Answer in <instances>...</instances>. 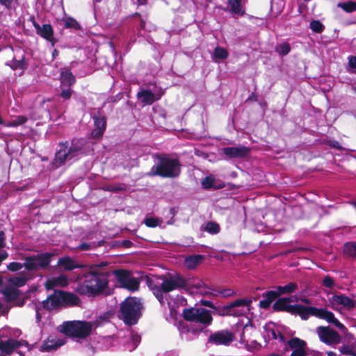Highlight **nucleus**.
Wrapping results in <instances>:
<instances>
[{
  "instance_id": "1",
  "label": "nucleus",
  "mask_w": 356,
  "mask_h": 356,
  "mask_svg": "<svg viewBox=\"0 0 356 356\" xmlns=\"http://www.w3.org/2000/svg\"><path fill=\"white\" fill-rule=\"evenodd\" d=\"M79 283L76 291L84 295H97L103 292L108 285V274L99 272L96 268L90 270L78 277Z\"/></svg>"
},
{
  "instance_id": "2",
  "label": "nucleus",
  "mask_w": 356,
  "mask_h": 356,
  "mask_svg": "<svg viewBox=\"0 0 356 356\" xmlns=\"http://www.w3.org/2000/svg\"><path fill=\"white\" fill-rule=\"evenodd\" d=\"M157 161L148 172L149 176L174 178L179 175L181 165L177 159L166 156H157Z\"/></svg>"
},
{
  "instance_id": "3",
  "label": "nucleus",
  "mask_w": 356,
  "mask_h": 356,
  "mask_svg": "<svg viewBox=\"0 0 356 356\" xmlns=\"http://www.w3.org/2000/svg\"><path fill=\"white\" fill-rule=\"evenodd\" d=\"M98 324L96 321L88 322L72 321L64 322L58 327V330L65 335L74 338L85 339L88 337Z\"/></svg>"
},
{
  "instance_id": "4",
  "label": "nucleus",
  "mask_w": 356,
  "mask_h": 356,
  "mask_svg": "<svg viewBox=\"0 0 356 356\" xmlns=\"http://www.w3.org/2000/svg\"><path fill=\"white\" fill-rule=\"evenodd\" d=\"M293 312L304 320H307L310 316H314L334 324L341 330L343 331L345 330L344 325L335 318L334 314L325 309L297 305L294 306Z\"/></svg>"
},
{
  "instance_id": "5",
  "label": "nucleus",
  "mask_w": 356,
  "mask_h": 356,
  "mask_svg": "<svg viewBox=\"0 0 356 356\" xmlns=\"http://www.w3.org/2000/svg\"><path fill=\"white\" fill-rule=\"evenodd\" d=\"M79 302L80 299L74 293L56 291L43 302V305L48 310H52L66 306H75Z\"/></svg>"
},
{
  "instance_id": "6",
  "label": "nucleus",
  "mask_w": 356,
  "mask_h": 356,
  "mask_svg": "<svg viewBox=\"0 0 356 356\" xmlns=\"http://www.w3.org/2000/svg\"><path fill=\"white\" fill-rule=\"evenodd\" d=\"M185 286L186 280L179 275L170 276V277L162 279V282L159 286H152L150 285L154 294L161 303L163 302L164 293L179 288H184Z\"/></svg>"
},
{
  "instance_id": "7",
  "label": "nucleus",
  "mask_w": 356,
  "mask_h": 356,
  "mask_svg": "<svg viewBox=\"0 0 356 356\" xmlns=\"http://www.w3.org/2000/svg\"><path fill=\"white\" fill-rule=\"evenodd\" d=\"M141 303L136 298H128L121 305L120 314L127 324H135L140 315Z\"/></svg>"
},
{
  "instance_id": "8",
  "label": "nucleus",
  "mask_w": 356,
  "mask_h": 356,
  "mask_svg": "<svg viewBox=\"0 0 356 356\" xmlns=\"http://www.w3.org/2000/svg\"><path fill=\"white\" fill-rule=\"evenodd\" d=\"M29 278L28 275H20L10 278L8 281V286L1 289V293L8 301H17L19 296L17 287L24 286Z\"/></svg>"
},
{
  "instance_id": "9",
  "label": "nucleus",
  "mask_w": 356,
  "mask_h": 356,
  "mask_svg": "<svg viewBox=\"0 0 356 356\" xmlns=\"http://www.w3.org/2000/svg\"><path fill=\"white\" fill-rule=\"evenodd\" d=\"M183 316L187 321L200 323L205 326L210 325L213 320L211 312L202 307L184 309Z\"/></svg>"
},
{
  "instance_id": "10",
  "label": "nucleus",
  "mask_w": 356,
  "mask_h": 356,
  "mask_svg": "<svg viewBox=\"0 0 356 356\" xmlns=\"http://www.w3.org/2000/svg\"><path fill=\"white\" fill-rule=\"evenodd\" d=\"M50 261L51 254L49 253H42L26 257L24 266L28 270L37 271L47 268L49 265Z\"/></svg>"
},
{
  "instance_id": "11",
  "label": "nucleus",
  "mask_w": 356,
  "mask_h": 356,
  "mask_svg": "<svg viewBox=\"0 0 356 356\" xmlns=\"http://www.w3.org/2000/svg\"><path fill=\"white\" fill-rule=\"evenodd\" d=\"M316 332L321 341L330 346H335L341 341L340 335L329 327H318Z\"/></svg>"
},
{
  "instance_id": "12",
  "label": "nucleus",
  "mask_w": 356,
  "mask_h": 356,
  "mask_svg": "<svg viewBox=\"0 0 356 356\" xmlns=\"http://www.w3.org/2000/svg\"><path fill=\"white\" fill-rule=\"evenodd\" d=\"M113 274L115 275V278L118 280L121 286L132 291L138 289V280L136 278L132 277L128 271L117 270L113 272Z\"/></svg>"
},
{
  "instance_id": "13",
  "label": "nucleus",
  "mask_w": 356,
  "mask_h": 356,
  "mask_svg": "<svg viewBox=\"0 0 356 356\" xmlns=\"http://www.w3.org/2000/svg\"><path fill=\"white\" fill-rule=\"evenodd\" d=\"M252 300L250 299H240L226 307L227 314L230 316H239L247 314L250 310Z\"/></svg>"
},
{
  "instance_id": "14",
  "label": "nucleus",
  "mask_w": 356,
  "mask_h": 356,
  "mask_svg": "<svg viewBox=\"0 0 356 356\" xmlns=\"http://www.w3.org/2000/svg\"><path fill=\"white\" fill-rule=\"evenodd\" d=\"M329 302L332 308L338 312L352 310L355 306V302L345 295H334L329 299Z\"/></svg>"
},
{
  "instance_id": "15",
  "label": "nucleus",
  "mask_w": 356,
  "mask_h": 356,
  "mask_svg": "<svg viewBox=\"0 0 356 356\" xmlns=\"http://www.w3.org/2000/svg\"><path fill=\"white\" fill-rule=\"evenodd\" d=\"M254 332H256L255 329L251 325L247 323L243 327V330L240 334L239 342L243 344L248 351L258 350L260 347L259 343L255 340H252L249 343L250 336Z\"/></svg>"
},
{
  "instance_id": "16",
  "label": "nucleus",
  "mask_w": 356,
  "mask_h": 356,
  "mask_svg": "<svg viewBox=\"0 0 356 356\" xmlns=\"http://www.w3.org/2000/svg\"><path fill=\"white\" fill-rule=\"evenodd\" d=\"M234 339V334L226 330H220L210 335L209 341L215 345L229 346Z\"/></svg>"
},
{
  "instance_id": "17",
  "label": "nucleus",
  "mask_w": 356,
  "mask_h": 356,
  "mask_svg": "<svg viewBox=\"0 0 356 356\" xmlns=\"http://www.w3.org/2000/svg\"><path fill=\"white\" fill-rule=\"evenodd\" d=\"M191 293H197L200 295L207 294V290L202 280L193 279L188 282H186L185 287Z\"/></svg>"
},
{
  "instance_id": "18",
  "label": "nucleus",
  "mask_w": 356,
  "mask_h": 356,
  "mask_svg": "<svg viewBox=\"0 0 356 356\" xmlns=\"http://www.w3.org/2000/svg\"><path fill=\"white\" fill-rule=\"evenodd\" d=\"M222 152L229 158H241L248 154L249 149L245 146L228 147L222 148Z\"/></svg>"
},
{
  "instance_id": "19",
  "label": "nucleus",
  "mask_w": 356,
  "mask_h": 356,
  "mask_svg": "<svg viewBox=\"0 0 356 356\" xmlns=\"http://www.w3.org/2000/svg\"><path fill=\"white\" fill-rule=\"evenodd\" d=\"M264 337H267L269 340L275 339L280 342L284 341V336L281 334L280 331L275 327L273 323H268L264 326Z\"/></svg>"
},
{
  "instance_id": "20",
  "label": "nucleus",
  "mask_w": 356,
  "mask_h": 356,
  "mask_svg": "<svg viewBox=\"0 0 356 356\" xmlns=\"http://www.w3.org/2000/svg\"><path fill=\"white\" fill-rule=\"evenodd\" d=\"M35 27L37 30V33L46 39L47 40L51 42V45L54 46L56 41L53 37V29L49 24H43L42 26L38 24H35Z\"/></svg>"
},
{
  "instance_id": "21",
  "label": "nucleus",
  "mask_w": 356,
  "mask_h": 356,
  "mask_svg": "<svg viewBox=\"0 0 356 356\" xmlns=\"http://www.w3.org/2000/svg\"><path fill=\"white\" fill-rule=\"evenodd\" d=\"M69 281L67 276L61 275L56 277H51L47 280L45 282V287L47 289H53L54 287L60 286L64 287L68 285Z\"/></svg>"
},
{
  "instance_id": "22",
  "label": "nucleus",
  "mask_w": 356,
  "mask_h": 356,
  "mask_svg": "<svg viewBox=\"0 0 356 356\" xmlns=\"http://www.w3.org/2000/svg\"><path fill=\"white\" fill-rule=\"evenodd\" d=\"M65 343V339L58 338H49L43 342L40 350L42 351H51L57 349L58 347Z\"/></svg>"
},
{
  "instance_id": "23",
  "label": "nucleus",
  "mask_w": 356,
  "mask_h": 356,
  "mask_svg": "<svg viewBox=\"0 0 356 356\" xmlns=\"http://www.w3.org/2000/svg\"><path fill=\"white\" fill-rule=\"evenodd\" d=\"M93 119L95 128L92 130L91 135L92 138H99L103 135L106 129V120L103 117L95 116Z\"/></svg>"
},
{
  "instance_id": "24",
  "label": "nucleus",
  "mask_w": 356,
  "mask_h": 356,
  "mask_svg": "<svg viewBox=\"0 0 356 356\" xmlns=\"http://www.w3.org/2000/svg\"><path fill=\"white\" fill-rule=\"evenodd\" d=\"M22 346V343L15 340H8L0 342V356H5L4 353L10 354L13 350Z\"/></svg>"
},
{
  "instance_id": "25",
  "label": "nucleus",
  "mask_w": 356,
  "mask_h": 356,
  "mask_svg": "<svg viewBox=\"0 0 356 356\" xmlns=\"http://www.w3.org/2000/svg\"><path fill=\"white\" fill-rule=\"evenodd\" d=\"M60 87L67 86L70 87L75 83V78L68 69H61L60 71Z\"/></svg>"
},
{
  "instance_id": "26",
  "label": "nucleus",
  "mask_w": 356,
  "mask_h": 356,
  "mask_svg": "<svg viewBox=\"0 0 356 356\" xmlns=\"http://www.w3.org/2000/svg\"><path fill=\"white\" fill-rule=\"evenodd\" d=\"M58 265L65 270H72L74 268L81 267V265L76 264L72 258L69 257L59 259Z\"/></svg>"
},
{
  "instance_id": "27",
  "label": "nucleus",
  "mask_w": 356,
  "mask_h": 356,
  "mask_svg": "<svg viewBox=\"0 0 356 356\" xmlns=\"http://www.w3.org/2000/svg\"><path fill=\"white\" fill-rule=\"evenodd\" d=\"M227 3L233 15H243L245 13V9L241 3V0H227Z\"/></svg>"
},
{
  "instance_id": "28",
  "label": "nucleus",
  "mask_w": 356,
  "mask_h": 356,
  "mask_svg": "<svg viewBox=\"0 0 356 356\" xmlns=\"http://www.w3.org/2000/svg\"><path fill=\"white\" fill-rule=\"evenodd\" d=\"M138 97L145 104H152L159 97H156L155 95L149 90H142L138 93Z\"/></svg>"
},
{
  "instance_id": "29",
  "label": "nucleus",
  "mask_w": 356,
  "mask_h": 356,
  "mask_svg": "<svg viewBox=\"0 0 356 356\" xmlns=\"http://www.w3.org/2000/svg\"><path fill=\"white\" fill-rule=\"evenodd\" d=\"M73 158V155L71 154L70 151L67 147L60 149L56 155V161L60 164L64 163L66 161H68Z\"/></svg>"
},
{
  "instance_id": "30",
  "label": "nucleus",
  "mask_w": 356,
  "mask_h": 356,
  "mask_svg": "<svg viewBox=\"0 0 356 356\" xmlns=\"http://www.w3.org/2000/svg\"><path fill=\"white\" fill-rule=\"evenodd\" d=\"M204 256L200 254L188 257L185 259V265L188 268H194L197 265L202 262Z\"/></svg>"
},
{
  "instance_id": "31",
  "label": "nucleus",
  "mask_w": 356,
  "mask_h": 356,
  "mask_svg": "<svg viewBox=\"0 0 356 356\" xmlns=\"http://www.w3.org/2000/svg\"><path fill=\"white\" fill-rule=\"evenodd\" d=\"M8 65L14 70H20L23 72L26 68V63L24 61V55H22L19 60L14 58Z\"/></svg>"
},
{
  "instance_id": "32",
  "label": "nucleus",
  "mask_w": 356,
  "mask_h": 356,
  "mask_svg": "<svg viewBox=\"0 0 356 356\" xmlns=\"http://www.w3.org/2000/svg\"><path fill=\"white\" fill-rule=\"evenodd\" d=\"M228 55V51L225 48L217 47L214 49L212 58L215 62H218V60L226 59Z\"/></svg>"
},
{
  "instance_id": "33",
  "label": "nucleus",
  "mask_w": 356,
  "mask_h": 356,
  "mask_svg": "<svg viewBox=\"0 0 356 356\" xmlns=\"http://www.w3.org/2000/svg\"><path fill=\"white\" fill-rule=\"evenodd\" d=\"M344 253L353 258L356 259V242H348L344 245Z\"/></svg>"
},
{
  "instance_id": "34",
  "label": "nucleus",
  "mask_w": 356,
  "mask_h": 356,
  "mask_svg": "<svg viewBox=\"0 0 356 356\" xmlns=\"http://www.w3.org/2000/svg\"><path fill=\"white\" fill-rule=\"evenodd\" d=\"M298 289L297 284L295 283H289L286 286H279L277 287V290L279 291V293L280 295L285 294V293H291L295 291Z\"/></svg>"
},
{
  "instance_id": "35",
  "label": "nucleus",
  "mask_w": 356,
  "mask_h": 356,
  "mask_svg": "<svg viewBox=\"0 0 356 356\" xmlns=\"http://www.w3.org/2000/svg\"><path fill=\"white\" fill-rule=\"evenodd\" d=\"M339 350L343 356H356V348L353 346L344 345Z\"/></svg>"
},
{
  "instance_id": "36",
  "label": "nucleus",
  "mask_w": 356,
  "mask_h": 356,
  "mask_svg": "<svg viewBox=\"0 0 356 356\" xmlns=\"http://www.w3.org/2000/svg\"><path fill=\"white\" fill-rule=\"evenodd\" d=\"M337 6L342 8L346 13H352L356 10V3L353 1L339 3Z\"/></svg>"
},
{
  "instance_id": "37",
  "label": "nucleus",
  "mask_w": 356,
  "mask_h": 356,
  "mask_svg": "<svg viewBox=\"0 0 356 356\" xmlns=\"http://www.w3.org/2000/svg\"><path fill=\"white\" fill-rule=\"evenodd\" d=\"M83 141V140H77L73 141L71 147L68 149L70 151L73 157L76 156V153L82 149Z\"/></svg>"
},
{
  "instance_id": "38",
  "label": "nucleus",
  "mask_w": 356,
  "mask_h": 356,
  "mask_svg": "<svg viewBox=\"0 0 356 356\" xmlns=\"http://www.w3.org/2000/svg\"><path fill=\"white\" fill-rule=\"evenodd\" d=\"M291 301V298H283L276 301L274 304V308L278 310H284L287 307V304Z\"/></svg>"
},
{
  "instance_id": "39",
  "label": "nucleus",
  "mask_w": 356,
  "mask_h": 356,
  "mask_svg": "<svg viewBox=\"0 0 356 356\" xmlns=\"http://www.w3.org/2000/svg\"><path fill=\"white\" fill-rule=\"evenodd\" d=\"M129 339L131 341L130 343H131V347L128 348V349L129 351H131L135 349L140 342V337L136 333L131 332L129 334Z\"/></svg>"
},
{
  "instance_id": "40",
  "label": "nucleus",
  "mask_w": 356,
  "mask_h": 356,
  "mask_svg": "<svg viewBox=\"0 0 356 356\" xmlns=\"http://www.w3.org/2000/svg\"><path fill=\"white\" fill-rule=\"evenodd\" d=\"M27 121V118L23 115H19L15 119L6 124V127H17L24 124Z\"/></svg>"
},
{
  "instance_id": "41",
  "label": "nucleus",
  "mask_w": 356,
  "mask_h": 356,
  "mask_svg": "<svg viewBox=\"0 0 356 356\" xmlns=\"http://www.w3.org/2000/svg\"><path fill=\"white\" fill-rule=\"evenodd\" d=\"M215 178L213 176H208L203 179L202 185L204 188H211L216 187L215 186Z\"/></svg>"
},
{
  "instance_id": "42",
  "label": "nucleus",
  "mask_w": 356,
  "mask_h": 356,
  "mask_svg": "<svg viewBox=\"0 0 356 356\" xmlns=\"http://www.w3.org/2000/svg\"><path fill=\"white\" fill-rule=\"evenodd\" d=\"M204 229L205 231H207V232L210 233V234H217L218 232H219L220 231V227L219 225L216 223V222H208L205 227H204Z\"/></svg>"
},
{
  "instance_id": "43",
  "label": "nucleus",
  "mask_w": 356,
  "mask_h": 356,
  "mask_svg": "<svg viewBox=\"0 0 356 356\" xmlns=\"http://www.w3.org/2000/svg\"><path fill=\"white\" fill-rule=\"evenodd\" d=\"M291 47L287 43H282L276 47V51L281 56H285L289 53Z\"/></svg>"
},
{
  "instance_id": "44",
  "label": "nucleus",
  "mask_w": 356,
  "mask_h": 356,
  "mask_svg": "<svg viewBox=\"0 0 356 356\" xmlns=\"http://www.w3.org/2000/svg\"><path fill=\"white\" fill-rule=\"evenodd\" d=\"M145 223L147 227H155L156 226H161V223H162V220L159 218L149 217V218H145Z\"/></svg>"
},
{
  "instance_id": "45",
  "label": "nucleus",
  "mask_w": 356,
  "mask_h": 356,
  "mask_svg": "<svg viewBox=\"0 0 356 356\" xmlns=\"http://www.w3.org/2000/svg\"><path fill=\"white\" fill-rule=\"evenodd\" d=\"M311 29L316 33H321L324 29L323 24L318 20H313L310 23Z\"/></svg>"
},
{
  "instance_id": "46",
  "label": "nucleus",
  "mask_w": 356,
  "mask_h": 356,
  "mask_svg": "<svg viewBox=\"0 0 356 356\" xmlns=\"http://www.w3.org/2000/svg\"><path fill=\"white\" fill-rule=\"evenodd\" d=\"M63 22L65 24V26L66 28H74L76 29L79 28L78 22L73 18L65 17L63 19Z\"/></svg>"
},
{
  "instance_id": "47",
  "label": "nucleus",
  "mask_w": 356,
  "mask_h": 356,
  "mask_svg": "<svg viewBox=\"0 0 356 356\" xmlns=\"http://www.w3.org/2000/svg\"><path fill=\"white\" fill-rule=\"evenodd\" d=\"M348 60V72L356 74V56H350Z\"/></svg>"
},
{
  "instance_id": "48",
  "label": "nucleus",
  "mask_w": 356,
  "mask_h": 356,
  "mask_svg": "<svg viewBox=\"0 0 356 356\" xmlns=\"http://www.w3.org/2000/svg\"><path fill=\"white\" fill-rule=\"evenodd\" d=\"M322 284L325 287L332 289L334 286V280L330 276H325L323 280Z\"/></svg>"
},
{
  "instance_id": "49",
  "label": "nucleus",
  "mask_w": 356,
  "mask_h": 356,
  "mask_svg": "<svg viewBox=\"0 0 356 356\" xmlns=\"http://www.w3.org/2000/svg\"><path fill=\"white\" fill-rule=\"evenodd\" d=\"M23 266H24V264H22L19 262H12L8 265L7 268L8 270L15 272L21 270Z\"/></svg>"
},
{
  "instance_id": "50",
  "label": "nucleus",
  "mask_w": 356,
  "mask_h": 356,
  "mask_svg": "<svg viewBox=\"0 0 356 356\" xmlns=\"http://www.w3.org/2000/svg\"><path fill=\"white\" fill-rule=\"evenodd\" d=\"M280 296L279 291H270L266 293V295H264V297L270 300V302H273L274 300H275L277 296Z\"/></svg>"
},
{
  "instance_id": "51",
  "label": "nucleus",
  "mask_w": 356,
  "mask_h": 356,
  "mask_svg": "<svg viewBox=\"0 0 356 356\" xmlns=\"http://www.w3.org/2000/svg\"><path fill=\"white\" fill-rule=\"evenodd\" d=\"M72 94V90L70 88H65L64 86L61 87L60 96L65 99H68L71 97Z\"/></svg>"
},
{
  "instance_id": "52",
  "label": "nucleus",
  "mask_w": 356,
  "mask_h": 356,
  "mask_svg": "<svg viewBox=\"0 0 356 356\" xmlns=\"http://www.w3.org/2000/svg\"><path fill=\"white\" fill-rule=\"evenodd\" d=\"M271 302H270V300L266 298L259 302L260 307L264 309L268 308Z\"/></svg>"
},
{
  "instance_id": "53",
  "label": "nucleus",
  "mask_w": 356,
  "mask_h": 356,
  "mask_svg": "<svg viewBox=\"0 0 356 356\" xmlns=\"http://www.w3.org/2000/svg\"><path fill=\"white\" fill-rule=\"evenodd\" d=\"M15 1V0H0V3L8 8H10Z\"/></svg>"
},
{
  "instance_id": "54",
  "label": "nucleus",
  "mask_w": 356,
  "mask_h": 356,
  "mask_svg": "<svg viewBox=\"0 0 356 356\" xmlns=\"http://www.w3.org/2000/svg\"><path fill=\"white\" fill-rule=\"evenodd\" d=\"M90 246L91 245L89 243H83L79 245L78 248L81 250H87L90 249Z\"/></svg>"
},
{
  "instance_id": "55",
  "label": "nucleus",
  "mask_w": 356,
  "mask_h": 356,
  "mask_svg": "<svg viewBox=\"0 0 356 356\" xmlns=\"http://www.w3.org/2000/svg\"><path fill=\"white\" fill-rule=\"evenodd\" d=\"M224 296H229L233 294L234 291L232 289H226L221 292Z\"/></svg>"
},
{
  "instance_id": "56",
  "label": "nucleus",
  "mask_w": 356,
  "mask_h": 356,
  "mask_svg": "<svg viewBox=\"0 0 356 356\" xmlns=\"http://www.w3.org/2000/svg\"><path fill=\"white\" fill-rule=\"evenodd\" d=\"M4 234L3 232H0V248L4 247Z\"/></svg>"
},
{
  "instance_id": "57",
  "label": "nucleus",
  "mask_w": 356,
  "mask_h": 356,
  "mask_svg": "<svg viewBox=\"0 0 356 356\" xmlns=\"http://www.w3.org/2000/svg\"><path fill=\"white\" fill-rule=\"evenodd\" d=\"M134 3H138L139 5H143L147 3V0H132Z\"/></svg>"
},
{
  "instance_id": "58",
  "label": "nucleus",
  "mask_w": 356,
  "mask_h": 356,
  "mask_svg": "<svg viewBox=\"0 0 356 356\" xmlns=\"http://www.w3.org/2000/svg\"><path fill=\"white\" fill-rule=\"evenodd\" d=\"M58 55V51L56 49H54L52 52L53 58H56Z\"/></svg>"
},
{
  "instance_id": "59",
  "label": "nucleus",
  "mask_w": 356,
  "mask_h": 356,
  "mask_svg": "<svg viewBox=\"0 0 356 356\" xmlns=\"http://www.w3.org/2000/svg\"><path fill=\"white\" fill-rule=\"evenodd\" d=\"M327 356H334V355H335V353L332 351H329L327 353Z\"/></svg>"
},
{
  "instance_id": "60",
  "label": "nucleus",
  "mask_w": 356,
  "mask_h": 356,
  "mask_svg": "<svg viewBox=\"0 0 356 356\" xmlns=\"http://www.w3.org/2000/svg\"><path fill=\"white\" fill-rule=\"evenodd\" d=\"M36 317H37L38 321H39V320H40V314H39L38 311H37V312H36Z\"/></svg>"
},
{
  "instance_id": "61",
  "label": "nucleus",
  "mask_w": 356,
  "mask_h": 356,
  "mask_svg": "<svg viewBox=\"0 0 356 356\" xmlns=\"http://www.w3.org/2000/svg\"><path fill=\"white\" fill-rule=\"evenodd\" d=\"M350 204H352L356 209V201L355 202H351Z\"/></svg>"
},
{
  "instance_id": "62",
  "label": "nucleus",
  "mask_w": 356,
  "mask_h": 356,
  "mask_svg": "<svg viewBox=\"0 0 356 356\" xmlns=\"http://www.w3.org/2000/svg\"><path fill=\"white\" fill-rule=\"evenodd\" d=\"M333 147H339V144L337 142L335 143V144H333Z\"/></svg>"
},
{
  "instance_id": "63",
  "label": "nucleus",
  "mask_w": 356,
  "mask_h": 356,
  "mask_svg": "<svg viewBox=\"0 0 356 356\" xmlns=\"http://www.w3.org/2000/svg\"><path fill=\"white\" fill-rule=\"evenodd\" d=\"M17 305H23V302H20L19 301H17V302L16 303Z\"/></svg>"
},
{
  "instance_id": "64",
  "label": "nucleus",
  "mask_w": 356,
  "mask_h": 356,
  "mask_svg": "<svg viewBox=\"0 0 356 356\" xmlns=\"http://www.w3.org/2000/svg\"><path fill=\"white\" fill-rule=\"evenodd\" d=\"M2 282H3V280H2V278L0 277V284H2Z\"/></svg>"
}]
</instances>
